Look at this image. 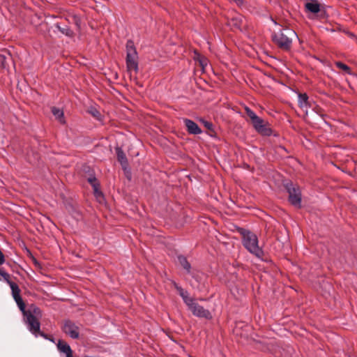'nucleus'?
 Here are the masks:
<instances>
[{
  "instance_id": "f257e3e1",
  "label": "nucleus",
  "mask_w": 357,
  "mask_h": 357,
  "mask_svg": "<svg viewBox=\"0 0 357 357\" xmlns=\"http://www.w3.org/2000/svg\"><path fill=\"white\" fill-rule=\"evenodd\" d=\"M243 236V244L244 247L253 255L260 257L262 250L258 245L257 236L248 230H243L241 232Z\"/></svg>"
},
{
  "instance_id": "f03ea898",
  "label": "nucleus",
  "mask_w": 357,
  "mask_h": 357,
  "mask_svg": "<svg viewBox=\"0 0 357 357\" xmlns=\"http://www.w3.org/2000/svg\"><path fill=\"white\" fill-rule=\"evenodd\" d=\"M285 32L280 31L279 32L275 33L272 36L273 40L277 44L280 48L287 50H289L292 39L291 37L296 36V33L291 29H285Z\"/></svg>"
},
{
  "instance_id": "7ed1b4c3",
  "label": "nucleus",
  "mask_w": 357,
  "mask_h": 357,
  "mask_svg": "<svg viewBox=\"0 0 357 357\" xmlns=\"http://www.w3.org/2000/svg\"><path fill=\"white\" fill-rule=\"evenodd\" d=\"M138 56L134 43L128 40L126 43V66L129 72L138 70Z\"/></svg>"
},
{
  "instance_id": "20e7f679",
  "label": "nucleus",
  "mask_w": 357,
  "mask_h": 357,
  "mask_svg": "<svg viewBox=\"0 0 357 357\" xmlns=\"http://www.w3.org/2000/svg\"><path fill=\"white\" fill-rule=\"evenodd\" d=\"M285 188L289 193V201L295 207L300 208L301 206V192L298 187L295 186L292 183L286 184Z\"/></svg>"
},
{
  "instance_id": "39448f33",
  "label": "nucleus",
  "mask_w": 357,
  "mask_h": 357,
  "mask_svg": "<svg viewBox=\"0 0 357 357\" xmlns=\"http://www.w3.org/2000/svg\"><path fill=\"white\" fill-rule=\"evenodd\" d=\"M186 305L195 316L206 319H211L212 318L211 312L199 305L195 300L187 301Z\"/></svg>"
},
{
  "instance_id": "423d86ee",
  "label": "nucleus",
  "mask_w": 357,
  "mask_h": 357,
  "mask_svg": "<svg viewBox=\"0 0 357 357\" xmlns=\"http://www.w3.org/2000/svg\"><path fill=\"white\" fill-rule=\"evenodd\" d=\"M252 124L255 129L262 135L270 136L272 134V130L269 127L268 123L259 116Z\"/></svg>"
},
{
  "instance_id": "0eeeda50",
  "label": "nucleus",
  "mask_w": 357,
  "mask_h": 357,
  "mask_svg": "<svg viewBox=\"0 0 357 357\" xmlns=\"http://www.w3.org/2000/svg\"><path fill=\"white\" fill-rule=\"evenodd\" d=\"M62 330L64 333L70 336L73 339H77L79 336V327L71 321L66 320L64 321L62 326Z\"/></svg>"
},
{
  "instance_id": "6e6552de",
  "label": "nucleus",
  "mask_w": 357,
  "mask_h": 357,
  "mask_svg": "<svg viewBox=\"0 0 357 357\" xmlns=\"http://www.w3.org/2000/svg\"><path fill=\"white\" fill-rule=\"evenodd\" d=\"M25 321L27 324L29 331L36 337H38V333H40V328L39 319H35L30 315L29 317H26Z\"/></svg>"
},
{
  "instance_id": "1a4fd4ad",
  "label": "nucleus",
  "mask_w": 357,
  "mask_h": 357,
  "mask_svg": "<svg viewBox=\"0 0 357 357\" xmlns=\"http://www.w3.org/2000/svg\"><path fill=\"white\" fill-rule=\"evenodd\" d=\"M183 121L187 128V130L189 133L192 135H199L202 133V130L199 128L198 125L193 121L188 119H185Z\"/></svg>"
},
{
  "instance_id": "9d476101",
  "label": "nucleus",
  "mask_w": 357,
  "mask_h": 357,
  "mask_svg": "<svg viewBox=\"0 0 357 357\" xmlns=\"http://www.w3.org/2000/svg\"><path fill=\"white\" fill-rule=\"evenodd\" d=\"M57 349L59 352L66 354V357H73V351L70 345L63 340H59Z\"/></svg>"
},
{
  "instance_id": "9b49d317",
  "label": "nucleus",
  "mask_w": 357,
  "mask_h": 357,
  "mask_svg": "<svg viewBox=\"0 0 357 357\" xmlns=\"http://www.w3.org/2000/svg\"><path fill=\"white\" fill-rule=\"evenodd\" d=\"M25 317H28L31 315L35 319H40L43 316L41 310L36 305H31L28 310H25V312H23Z\"/></svg>"
},
{
  "instance_id": "f8f14e48",
  "label": "nucleus",
  "mask_w": 357,
  "mask_h": 357,
  "mask_svg": "<svg viewBox=\"0 0 357 357\" xmlns=\"http://www.w3.org/2000/svg\"><path fill=\"white\" fill-rule=\"evenodd\" d=\"M298 106L307 114V109L310 107L308 96L306 93H298Z\"/></svg>"
},
{
  "instance_id": "ddd939ff",
  "label": "nucleus",
  "mask_w": 357,
  "mask_h": 357,
  "mask_svg": "<svg viewBox=\"0 0 357 357\" xmlns=\"http://www.w3.org/2000/svg\"><path fill=\"white\" fill-rule=\"evenodd\" d=\"M305 8L307 11L314 14L320 11V4L316 1H311L306 3Z\"/></svg>"
},
{
  "instance_id": "4468645a",
  "label": "nucleus",
  "mask_w": 357,
  "mask_h": 357,
  "mask_svg": "<svg viewBox=\"0 0 357 357\" xmlns=\"http://www.w3.org/2000/svg\"><path fill=\"white\" fill-rule=\"evenodd\" d=\"M178 261L188 273H190L191 266L190 263L188 261L186 257L182 255L178 256Z\"/></svg>"
},
{
  "instance_id": "2eb2a0df",
  "label": "nucleus",
  "mask_w": 357,
  "mask_h": 357,
  "mask_svg": "<svg viewBox=\"0 0 357 357\" xmlns=\"http://www.w3.org/2000/svg\"><path fill=\"white\" fill-rule=\"evenodd\" d=\"M174 286L178 291L179 295L182 297L184 303L186 304L187 301H192V298L188 297V294L181 287L178 286L176 283H174Z\"/></svg>"
},
{
  "instance_id": "dca6fc26",
  "label": "nucleus",
  "mask_w": 357,
  "mask_h": 357,
  "mask_svg": "<svg viewBox=\"0 0 357 357\" xmlns=\"http://www.w3.org/2000/svg\"><path fill=\"white\" fill-rule=\"evenodd\" d=\"M116 153L119 161L123 167H126L128 165V160L123 151L121 149L118 148L116 149Z\"/></svg>"
},
{
  "instance_id": "f3484780",
  "label": "nucleus",
  "mask_w": 357,
  "mask_h": 357,
  "mask_svg": "<svg viewBox=\"0 0 357 357\" xmlns=\"http://www.w3.org/2000/svg\"><path fill=\"white\" fill-rule=\"evenodd\" d=\"M52 114L55 116V118L59 121L61 123H65L64 118H63V112L59 108L53 107L52 109Z\"/></svg>"
},
{
  "instance_id": "a211bd4d",
  "label": "nucleus",
  "mask_w": 357,
  "mask_h": 357,
  "mask_svg": "<svg viewBox=\"0 0 357 357\" xmlns=\"http://www.w3.org/2000/svg\"><path fill=\"white\" fill-rule=\"evenodd\" d=\"M10 287L13 298L20 296V289L16 283L13 282V284H10Z\"/></svg>"
},
{
  "instance_id": "6ab92c4d",
  "label": "nucleus",
  "mask_w": 357,
  "mask_h": 357,
  "mask_svg": "<svg viewBox=\"0 0 357 357\" xmlns=\"http://www.w3.org/2000/svg\"><path fill=\"white\" fill-rule=\"evenodd\" d=\"M15 301L16 302L17 306L19 307L20 310L22 312H25V303L23 301L21 296L13 298Z\"/></svg>"
},
{
  "instance_id": "aec40b11",
  "label": "nucleus",
  "mask_w": 357,
  "mask_h": 357,
  "mask_svg": "<svg viewBox=\"0 0 357 357\" xmlns=\"http://www.w3.org/2000/svg\"><path fill=\"white\" fill-rule=\"evenodd\" d=\"M245 111L246 114L250 119L252 123L258 117V116L252 109H250L248 107H245Z\"/></svg>"
},
{
  "instance_id": "412c9836",
  "label": "nucleus",
  "mask_w": 357,
  "mask_h": 357,
  "mask_svg": "<svg viewBox=\"0 0 357 357\" xmlns=\"http://www.w3.org/2000/svg\"><path fill=\"white\" fill-rule=\"evenodd\" d=\"M335 65H336V66H337L338 68H340V69H341V70H344V72H346L347 73H348V74H350V73H351V72H350V68H349L347 65H346V64H344V63H342V62H340V61L336 62V63H335Z\"/></svg>"
},
{
  "instance_id": "4be33fe9",
  "label": "nucleus",
  "mask_w": 357,
  "mask_h": 357,
  "mask_svg": "<svg viewBox=\"0 0 357 357\" xmlns=\"http://www.w3.org/2000/svg\"><path fill=\"white\" fill-rule=\"evenodd\" d=\"M56 26L63 34L68 36H71L73 35V31L68 26H66L64 27H61L59 25H57Z\"/></svg>"
},
{
  "instance_id": "5701e85b",
  "label": "nucleus",
  "mask_w": 357,
  "mask_h": 357,
  "mask_svg": "<svg viewBox=\"0 0 357 357\" xmlns=\"http://www.w3.org/2000/svg\"><path fill=\"white\" fill-rule=\"evenodd\" d=\"M72 22L76 25L78 29L81 27V19L77 15H73L70 17Z\"/></svg>"
},
{
  "instance_id": "b1692460",
  "label": "nucleus",
  "mask_w": 357,
  "mask_h": 357,
  "mask_svg": "<svg viewBox=\"0 0 357 357\" xmlns=\"http://www.w3.org/2000/svg\"><path fill=\"white\" fill-rule=\"evenodd\" d=\"M0 275L3 277V280L7 282V284L9 286H10V284H13V282H12L10 280V275L8 273L0 270Z\"/></svg>"
},
{
  "instance_id": "393cba45",
  "label": "nucleus",
  "mask_w": 357,
  "mask_h": 357,
  "mask_svg": "<svg viewBox=\"0 0 357 357\" xmlns=\"http://www.w3.org/2000/svg\"><path fill=\"white\" fill-rule=\"evenodd\" d=\"M93 190H94V194L97 199H99L100 202V199L103 198L102 192L98 190V186H96L95 184H93Z\"/></svg>"
},
{
  "instance_id": "a878e982",
  "label": "nucleus",
  "mask_w": 357,
  "mask_h": 357,
  "mask_svg": "<svg viewBox=\"0 0 357 357\" xmlns=\"http://www.w3.org/2000/svg\"><path fill=\"white\" fill-rule=\"evenodd\" d=\"M200 121L205 126V128H206L208 130H213V126L212 123L207 121L206 120H204V119H200Z\"/></svg>"
},
{
  "instance_id": "bb28decb",
  "label": "nucleus",
  "mask_w": 357,
  "mask_h": 357,
  "mask_svg": "<svg viewBox=\"0 0 357 357\" xmlns=\"http://www.w3.org/2000/svg\"><path fill=\"white\" fill-rule=\"evenodd\" d=\"M5 262V257L1 250H0V265L4 264Z\"/></svg>"
},
{
  "instance_id": "cd10ccee",
  "label": "nucleus",
  "mask_w": 357,
  "mask_h": 357,
  "mask_svg": "<svg viewBox=\"0 0 357 357\" xmlns=\"http://www.w3.org/2000/svg\"><path fill=\"white\" fill-rule=\"evenodd\" d=\"M89 183L93 185V184H95L96 186H98V184L97 183L96 178H89Z\"/></svg>"
},
{
  "instance_id": "c85d7f7f",
  "label": "nucleus",
  "mask_w": 357,
  "mask_h": 357,
  "mask_svg": "<svg viewBox=\"0 0 357 357\" xmlns=\"http://www.w3.org/2000/svg\"><path fill=\"white\" fill-rule=\"evenodd\" d=\"M199 62L203 68L207 65V60L206 59H202Z\"/></svg>"
},
{
  "instance_id": "c756f323",
  "label": "nucleus",
  "mask_w": 357,
  "mask_h": 357,
  "mask_svg": "<svg viewBox=\"0 0 357 357\" xmlns=\"http://www.w3.org/2000/svg\"><path fill=\"white\" fill-rule=\"evenodd\" d=\"M236 5L241 6L243 3V0H232Z\"/></svg>"
},
{
  "instance_id": "7c9ffc66",
  "label": "nucleus",
  "mask_w": 357,
  "mask_h": 357,
  "mask_svg": "<svg viewBox=\"0 0 357 357\" xmlns=\"http://www.w3.org/2000/svg\"><path fill=\"white\" fill-rule=\"evenodd\" d=\"M38 335H40V336H41V337H43L45 338V339H49V338L47 337V335L46 334H45L43 332H41L40 331V333H38Z\"/></svg>"
},
{
  "instance_id": "2f4dec72",
  "label": "nucleus",
  "mask_w": 357,
  "mask_h": 357,
  "mask_svg": "<svg viewBox=\"0 0 357 357\" xmlns=\"http://www.w3.org/2000/svg\"><path fill=\"white\" fill-rule=\"evenodd\" d=\"M93 115L96 116L95 112H93Z\"/></svg>"
}]
</instances>
